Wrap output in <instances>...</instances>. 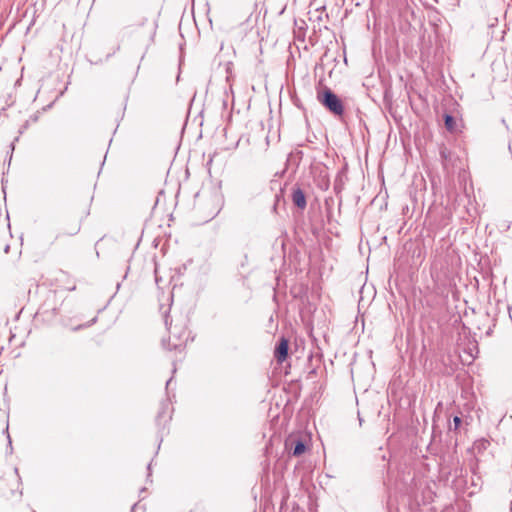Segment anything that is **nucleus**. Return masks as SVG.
<instances>
[{"label": "nucleus", "mask_w": 512, "mask_h": 512, "mask_svg": "<svg viewBox=\"0 0 512 512\" xmlns=\"http://www.w3.org/2000/svg\"><path fill=\"white\" fill-rule=\"evenodd\" d=\"M151 469V463L148 464V470L150 471Z\"/></svg>", "instance_id": "obj_16"}, {"label": "nucleus", "mask_w": 512, "mask_h": 512, "mask_svg": "<svg viewBox=\"0 0 512 512\" xmlns=\"http://www.w3.org/2000/svg\"><path fill=\"white\" fill-rule=\"evenodd\" d=\"M155 281L158 283L157 270L155 269Z\"/></svg>", "instance_id": "obj_11"}, {"label": "nucleus", "mask_w": 512, "mask_h": 512, "mask_svg": "<svg viewBox=\"0 0 512 512\" xmlns=\"http://www.w3.org/2000/svg\"><path fill=\"white\" fill-rule=\"evenodd\" d=\"M161 417H162V412H159L158 418H161Z\"/></svg>", "instance_id": "obj_13"}, {"label": "nucleus", "mask_w": 512, "mask_h": 512, "mask_svg": "<svg viewBox=\"0 0 512 512\" xmlns=\"http://www.w3.org/2000/svg\"><path fill=\"white\" fill-rule=\"evenodd\" d=\"M440 154H441V157H442L443 159H446V158H447V151H446V149L441 150Z\"/></svg>", "instance_id": "obj_9"}, {"label": "nucleus", "mask_w": 512, "mask_h": 512, "mask_svg": "<svg viewBox=\"0 0 512 512\" xmlns=\"http://www.w3.org/2000/svg\"><path fill=\"white\" fill-rule=\"evenodd\" d=\"M172 382V378H170L167 382H166V389H168V387L170 386Z\"/></svg>", "instance_id": "obj_10"}, {"label": "nucleus", "mask_w": 512, "mask_h": 512, "mask_svg": "<svg viewBox=\"0 0 512 512\" xmlns=\"http://www.w3.org/2000/svg\"><path fill=\"white\" fill-rule=\"evenodd\" d=\"M461 423H462L461 417L457 416V415L454 416L452 424L449 425V430L456 432L459 429V427L461 426Z\"/></svg>", "instance_id": "obj_7"}, {"label": "nucleus", "mask_w": 512, "mask_h": 512, "mask_svg": "<svg viewBox=\"0 0 512 512\" xmlns=\"http://www.w3.org/2000/svg\"><path fill=\"white\" fill-rule=\"evenodd\" d=\"M171 337L168 340V343L165 339L162 340L163 347L172 350H182L185 346V342L188 339V332L186 327L181 324H175L174 326L168 327Z\"/></svg>", "instance_id": "obj_2"}, {"label": "nucleus", "mask_w": 512, "mask_h": 512, "mask_svg": "<svg viewBox=\"0 0 512 512\" xmlns=\"http://www.w3.org/2000/svg\"><path fill=\"white\" fill-rule=\"evenodd\" d=\"M285 448L289 450V453L292 456L298 457L302 455L306 450V445L301 439H296L294 437H289L285 441Z\"/></svg>", "instance_id": "obj_3"}, {"label": "nucleus", "mask_w": 512, "mask_h": 512, "mask_svg": "<svg viewBox=\"0 0 512 512\" xmlns=\"http://www.w3.org/2000/svg\"><path fill=\"white\" fill-rule=\"evenodd\" d=\"M360 424L362 423V418L358 415Z\"/></svg>", "instance_id": "obj_14"}, {"label": "nucleus", "mask_w": 512, "mask_h": 512, "mask_svg": "<svg viewBox=\"0 0 512 512\" xmlns=\"http://www.w3.org/2000/svg\"><path fill=\"white\" fill-rule=\"evenodd\" d=\"M292 202L296 207L300 209H304L306 207V196L304 191L300 187L293 189Z\"/></svg>", "instance_id": "obj_5"}, {"label": "nucleus", "mask_w": 512, "mask_h": 512, "mask_svg": "<svg viewBox=\"0 0 512 512\" xmlns=\"http://www.w3.org/2000/svg\"><path fill=\"white\" fill-rule=\"evenodd\" d=\"M35 512V511H34Z\"/></svg>", "instance_id": "obj_17"}, {"label": "nucleus", "mask_w": 512, "mask_h": 512, "mask_svg": "<svg viewBox=\"0 0 512 512\" xmlns=\"http://www.w3.org/2000/svg\"><path fill=\"white\" fill-rule=\"evenodd\" d=\"M32 120H33L34 122H35V121H37V117H36V116H35V117H33V118H32Z\"/></svg>", "instance_id": "obj_15"}, {"label": "nucleus", "mask_w": 512, "mask_h": 512, "mask_svg": "<svg viewBox=\"0 0 512 512\" xmlns=\"http://www.w3.org/2000/svg\"><path fill=\"white\" fill-rule=\"evenodd\" d=\"M165 324L168 326V316L165 317Z\"/></svg>", "instance_id": "obj_12"}, {"label": "nucleus", "mask_w": 512, "mask_h": 512, "mask_svg": "<svg viewBox=\"0 0 512 512\" xmlns=\"http://www.w3.org/2000/svg\"><path fill=\"white\" fill-rule=\"evenodd\" d=\"M317 100L333 115L341 117L344 114V105L341 99L329 88L317 93Z\"/></svg>", "instance_id": "obj_1"}, {"label": "nucleus", "mask_w": 512, "mask_h": 512, "mask_svg": "<svg viewBox=\"0 0 512 512\" xmlns=\"http://www.w3.org/2000/svg\"><path fill=\"white\" fill-rule=\"evenodd\" d=\"M444 124H445L446 129L449 132L456 131L457 122H456V119L452 115H450V114L444 115Z\"/></svg>", "instance_id": "obj_6"}, {"label": "nucleus", "mask_w": 512, "mask_h": 512, "mask_svg": "<svg viewBox=\"0 0 512 512\" xmlns=\"http://www.w3.org/2000/svg\"><path fill=\"white\" fill-rule=\"evenodd\" d=\"M96 321H97V318H96V317H94V318H93L90 322H88L87 324L79 325V326H77V327L73 328V330H74V331H77V330H79V329H81V328L89 327V326L93 325Z\"/></svg>", "instance_id": "obj_8"}, {"label": "nucleus", "mask_w": 512, "mask_h": 512, "mask_svg": "<svg viewBox=\"0 0 512 512\" xmlns=\"http://www.w3.org/2000/svg\"><path fill=\"white\" fill-rule=\"evenodd\" d=\"M288 349H289L288 340L285 338H281V340L277 344V346L275 348V352H274L275 358L277 359L278 362H283L287 358Z\"/></svg>", "instance_id": "obj_4"}]
</instances>
